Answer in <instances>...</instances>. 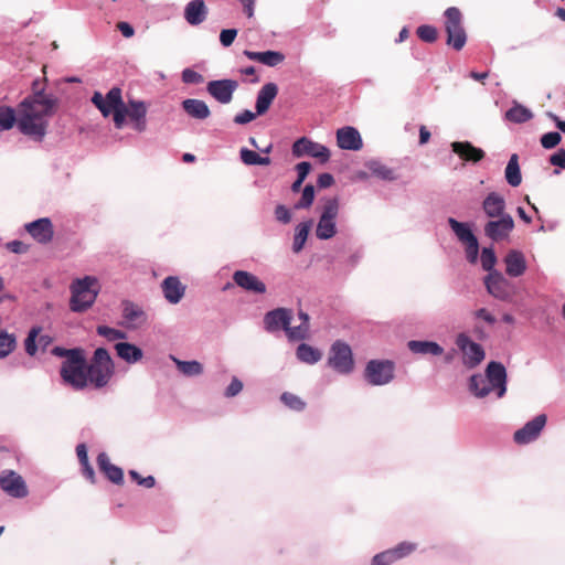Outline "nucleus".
I'll use <instances>...</instances> for the list:
<instances>
[{
	"label": "nucleus",
	"instance_id": "1",
	"mask_svg": "<svg viewBox=\"0 0 565 565\" xmlns=\"http://www.w3.org/2000/svg\"><path fill=\"white\" fill-rule=\"evenodd\" d=\"M52 353L56 356L66 358L62 363L61 377L63 382L74 390H83L88 383L96 387L106 384L103 371V362L106 361V348H98L89 365H86L84 351L79 348L64 349L55 347Z\"/></svg>",
	"mask_w": 565,
	"mask_h": 565
},
{
	"label": "nucleus",
	"instance_id": "2",
	"mask_svg": "<svg viewBox=\"0 0 565 565\" xmlns=\"http://www.w3.org/2000/svg\"><path fill=\"white\" fill-rule=\"evenodd\" d=\"M45 79H35L32 84V95L19 106V118L15 120L20 131L35 140H42L49 126L47 119L57 108L58 99L45 92Z\"/></svg>",
	"mask_w": 565,
	"mask_h": 565
},
{
	"label": "nucleus",
	"instance_id": "3",
	"mask_svg": "<svg viewBox=\"0 0 565 565\" xmlns=\"http://www.w3.org/2000/svg\"><path fill=\"white\" fill-rule=\"evenodd\" d=\"M148 106L142 100L130 99L125 103L119 87L108 90V116L110 115L117 129L129 125L135 131L147 129Z\"/></svg>",
	"mask_w": 565,
	"mask_h": 565
},
{
	"label": "nucleus",
	"instance_id": "4",
	"mask_svg": "<svg viewBox=\"0 0 565 565\" xmlns=\"http://www.w3.org/2000/svg\"><path fill=\"white\" fill-rule=\"evenodd\" d=\"M340 212V201L337 196L322 199L321 214L316 228L319 239H330L337 234L335 220Z\"/></svg>",
	"mask_w": 565,
	"mask_h": 565
},
{
	"label": "nucleus",
	"instance_id": "5",
	"mask_svg": "<svg viewBox=\"0 0 565 565\" xmlns=\"http://www.w3.org/2000/svg\"><path fill=\"white\" fill-rule=\"evenodd\" d=\"M445 31L447 33V44L460 51L467 41V34L462 24V14L456 7L448 8L445 13Z\"/></svg>",
	"mask_w": 565,
	"mask_h": 565
},
{
	"label": "nucleus",
	"instance_id": "6",
	"mask_svg": "<svg viewBox=\"0 0 565 565\" xmlns=\"http://www.w3.org/2000/svg\"><path fill=\"white\" fill-rule=\"evenodd\" d=\"M94 285L95 279L88 276L77 279L71 285L72 297L70 307L72 311L82 312L94 303L97 295L93 288Z\"/></svg>",
	"mask_w": 565,
	"mask_h": 565
},
{
	"label": "nucleus",
	"instance_id": "7",
	"mask_svg": "<svg viewBox=\"0 0 565 565\" xmlns=\"http://www.w3.org/2000/svg\"><path fill=\"white\" fill-rule=\"evenodd\" d=\"M328 362L339 373H350L354 366L350 345L342 341H335L331 347Z\"/></svg>",
	"mask_w": 565,
	"mask_h": 565
},
{
	"label": "nucleus",
	"instance_id": "8",
	"mask_svg": "<svg viewBox=\"0 0 565 565\" xmlns=\"http://www.w3.org/2000/svg\"><path fill=\"white\" fill-rule=\"evenodd\" d=\"M366 381L372 385H384L394 377V364L391 361L371 360L364 372Z\"/></svg>",
	"mask_w": 565,
	"mask_h": 565
},
{
	"label": "nucleus",
	"instance_id": "9",
	"mask_svg": "<svg viewBox=\"0 0 565 565\" xmlns=\"http://www.w3.org/2000/svg\"><path fill=\"white\" fill-rule=\"evenodd\" d=\"M456 345L463 354V363L467 367L473 369L484 359L482 347L473 342L466 333H459L456 338Z\"/></svg>",
	"mask_w": 565,
	"mask_h": 565
},
{
	"label": "nucleus",
	"instance_id": "10",
	"mask_svg": "<svg viewBox=\"0 0 565 565\" xmlns=\"http://www.w3.org/2000/svg\"><path fill=\"white\" fill-rule=\"evenodd\" d=\"M514 228V221L511 215H502L491 218L484 225V235L494 242H502L510 237Z\"/></svg>",
	"mask_w": 565,
	"mask_h": 565
},
{
	"label": "nucleus",
	"instance_id": "11",
	"mask_svg": "<svg viewBox=\"0 0 565 565\" xmlns=\"http://www.w3.org/2000/svg\"><path fill=\"white\" fill-rule=\"evenodd\" d=\"M484 285L488 292L499 300H509L513 295L511 282L498 270L487 275Z\"/></svg>",
	"mask_w": 565,
	"mask_h": 565
},
{
	"label": "nucleus",
	"instance_id": "12",
	"mask_svg": "<svg viewBox=\"0 0 565 565\" xmlns=\"http://www.w3.org/2000/svg\"><path fill=\"white\" fill-rule=\"evenodd\" d=\"M547 417L545 414H540L532 420L527 422L522 428L518 429L513 439L518 445H526L534 441L540 436L541 431L546 425Z\"/></svg>",
	"mask_w": 565,
	"mask_h": 565
},
{
	"label": "nucleus",
	"instance_id": "13",
	"mask_svg": "<svg viewBox=\"0 0 565 565\" xmlns=\"http://www.w3.org/2000/svg\"><path fill=\"white\" fill-rule=\"evenodd\" d=\"M292 154L300 158L305 154L319 159L321 162H327L330 158V151L327 147L313 142L306 137L295 141L292 145Z\"/></svg>",
	"mask_w": 565,
	"mask_h": 565
},
{
	"label": "nucleus",
	"instance_id": "14",
	"mask_svg": "<svg viewBox=\"0 0 565 565\" xmlns=\"http://www.w3.org/2000/svg\"><path fill=\"white\" fill-rule=\"evenodd\" d=\"M0 488L13 498H24L29 492L23 478L13 470L2 471Z\"/></svg>",
	"mask_w": 565,
	"mask_h": 565
},
{
	"label": "nucleus",
	"instance_id": "15",
	"mask_svg": "<svg viewBox=\"0 0 565 565\" xmlns=\"http://www.w3.org/2000/svg\"><path fill=\"white\" fill-rule=\"evenodd\" d=\"M238 88L235 79H216L206 85L207 93L218 103L228 104L233 99V94Z\"/></svg>",
	"mask_w": 565,
	"mask_h": 565
},
{
	"label": "nucleus",
	"instance_id": "16",
	"mask_svg": "<svg viewBox=\"0 0 565 565\" xmlns=\"http://www.w3.org/2000/svg\"><path fill=\"white\" fill-rule=\"evenodd\" d=\"M292 311L287 308H277L268 311L264 317L265 329L268 332H276L282 329L288 335V329H292L290 321Z\"/></svg>",
	"mask_w": 565,
	"mask_h": 565
},
{
	"label": "nucleus",
	"instance_id": "17",
	"mask_svg": "<svg viewBox=\"0 0 565 565\" xmlns=\"http://www.w3.org/2000/svg\"><path fill=\"white\" fill-rule=\"evenodd\" d=\"M486 377L490 383L491 391L495 390L498 397L507 392V371L502 363L491 361L486 369Z\"/></svg>",
	"mask_w": 565,
	"mask_h": 565
},
{
	"label": "nucleus",
	"instance_id": "18",
	"mask_svg": "<svg viewBox=\"0 0 565 565\" xmlns=\"http://www.w3.org/2000/svg\"><path fill=\"white\" fill-rule=\"evenodd\" d=\"M25 231L40 244H47L53 239L54 227L49 217H42L25 224Z\"/></svg>",
	"mask_w": 565,
	"mask_h": 565
},
{
	"label": "nucleus",
	"instance_id": "19",
	"mask_svg": "<svg viewBox=\"0 0 565 565\" xmlns=\"http://www.w3.org/2000/svg\"><path fill=\"white\" fill-rule=\"evenodd\" d=\"M337 143L341 149L353 151H358L363 147L360 132L350 126L338 129Z\"/></svg>",
	"mask_w": 565,
	"mask_h": 565
},
{
	"label": "nucleus",
	"instance_id": "20",
	"mask_svg": "<svg viewBox=\"0 0 565 565\" xmlns=\"http://www.w3.org/2000/svg\"><path fill=\"white\" fill-rule=\"evenodd\" d=\"M505 206L504 198L498 192H490L482 201V211L490 220L510 215L505 212Z\"/></svg>",
	"mask_w": 565,
	"mask_h": 565
},
{
	"label": "nucleus",
	"instance_id": "21",
	"mask_svg": "<svg viewBox=\"0 0 565 565\" xmlns=\"http://www.w3.org/2000/svg\"><path fill=\"white\" fill-rule=\"evenodd\" d=\"M233 280L238 287L246 291L254 294L266 292V285L249 271L236 270L233 274Z\"/></svg>",
	"mask_w": 565,
	"mask_h": 565
},
{
	"label": "nucleus",
	"instance_id": "22",
	"mask_svg": "<svg viewBox=\"0 0 565 565\" xmlns=\"http://www.w3.org/2000/svg\"><path fill=\"white\" fill-rule=\"evenodd\" d=\"M503 262L505 264V273L510 277H520L527 268L523 253L516 249L509 250Z\"/></svg>",
	"mask_w": 565,
	"mask_h": 565
},
{
	"label": "nucleus",
	"instance_id": "23",
	"mask_svg": "<svg viewBox=\"0 0 565 565\" xmlns=\"http://www.w3.org/2000/svg\"><path fill=\"white\" fill-rule=\"evenodd\" d=\"M162 292L164 298L170 303H178L185 294V286L175 276L167 277L161 284Z\"/></svg>",
	"mask_w": 565,
	"mask_h": 565
},
{
	"label": "nucleus",
	"instance_id": "24",
	"mask_svg": "<svg viewBox=\"0 0 565 565\" xmlns=\"http://www.w3.org/2000/svg\"><path fill=\"white\" fill-rule=\"evenodd\" d=\"M451 148L465 161L479 162L484 158V151L469 141H455L451 143Z\"/></svg>",
	"mask_w": 565,
	"mask_h": 565
},
{
	"label": "nucleus",
	"instance_id": "25",
	"mask_svg": "<svg viewBox=\"0 0 565 565\" xmlns=\"http://www.w3.org/2000/svg\"><path fill=\"white\" fill-rule=\"evenodd\" d=\"M209 10L203 0H192L184 8V19L190 25L205 21Z\"/></svg>",
	"mask_w": 565,
	"mask_h": 565
},
{
	"label": "nucleus",
	"instance_id": "26",
	"mask_svg": "<svg viewBox=\"0 0 565 565\" xmlns=\"http://www.w3.org/2000/svg\"><path fill=\"white\" fill-rule=\"evenodd\" d=\"M122 318L125 326L128 328H137L145 323L147 319L145 311L130 301L122 302Z\"/></svg>",
	"mask_w": 565,
	"mask_h": 565
},
{
	"label": "nucleus",
	"instance_id": "27",
	"mask_svg": "<svg viewBox=\"0 0 565 565\" xmlns=\"http://www.w3.org/2000/svg\"><path fill=\"white\" fill-rule=\"evenodd\" d=\"M278 87L275 83L265 84L257 94L256 98V114L264 115L270 107L276 98Z\"/></svg>",
	"mask_w": 565,
	"mask_h": 565
},
{
	"label": "nucleus",
	"instance_id": "28",
	"mask_svg": "<svg viewBox=\"0 0 565 565\" xmlns=\"http://www.w3.org/2000/svg\"><path fill=\"white\" fill-rule=\"evenodd\" d=\"M244 55L252 61L259 62L270 67L277 66L285 61V55L278 51L254 52L245 50Z\"/></svg>",
	"mask_w": 565,
	"mask_h": 565
},
{
	"label": "nucleus",
	"instance_id": "29",
	"mask_svg": "<svg viewBox=\"0 0 565 565\" xmlns=\"http://www.w3.org/2000/svg\"><path fill=\"white\" fill-rule=\"evenodd\" d=\"M184 111L192 118L206 119L211 115L207 104L201 99L188 98L182 102Z\"/></svg>",
	"mask_w": 565,
	"mask_h": 565
},
{
	"label": "nucleus",
	"instance_id": "30",
	"mask_svg": "<svg viewBox=\"0 0 565 565\" xmlns=\"http://www.w3.org/2000/svg\"><path fill=\"white\" fill-rule=\"evenodd\" d=\"M117 355L127 363H136L142 358V351L135 344L118 342L115 344Z\"/></svg>",
	"mask_w": 565,
	"mask_h": 565
},
{
	"label": "nucleus",
	"instance_id": "31",
	"mask_svg": "<svg viewBox=\"0 0 565 565\" xmlns=\"http://www.w3.org/2000/svg\"><path fill=\"white\" fill-rule=\"evenodd\" d=\"M407 347L412 352L419 354L440 355L444 352V349L434 341L413 340L408 342Z\"/></svg>",
	"mask_w": 565,
	"mask_h": 565
},
{
	"label": "nucleus",
	"instance_id": "32",
	"mask_svg": "<svg viewBox=\"0 0 565 565\" xmlns=\"http://www.w3.org/2000/svg\"><path fill=\"white\" fill-rule=\"evenodd\" d=\"M298 317L301 323L292 329H288V339L291 341L305 340L309 335V316L302 310H299Z\"/></svg>",
	"mask_w": 565,
	"mask_h": 565
},
{
	"label": "nucleus",
	"instance_id": "33",
	"mask_svg": "<svg viewBox=\"0 0 565 565\" xmlns=\"http://www.w3.org/2000/svg\"><path fill=\"white\" fill-rule=\"evenodd\" d=\"M505 179L511 186H519L522 182L521 170L519 166V157L513 153L505 168Z\"/></svg>",
	"mask_w": 565,
	"mask_h": 565
},
{
	"label": "nucleus",
	"instance_id": "34",
	"mask_svg": "<svg viewBox=\"0 0 565 565\" xmlns=\"http://www.w3.org/2000/svg\"><path fill=\"white\" fill-rule=\"evenodd\" d=\"M76 455L82 468L83 476L90 481L92 483L95 482V472L93 467L88 462V456H87V448L85 444H79L76 447Z\"/></svg>",
	"mask_w": 565,
	"mask_h": 565
},
{
	"label": "nucleus",
	"instance_id": "35",
	"mask_svg": "<svg viewBox=\"0 0 565 565\" xmlns=\"http://www.w3.org/2000/svg\"><path fill=\"white\" fill-rule=\"evenodd\" d=\"M366 167L370 172L379 179L393 181L397 178L393 169L388 168L380 161L372 160L367 162Z\"/></svg>",
	"mask_w": 565,
	"mask_h": 565
},
{
	"label": "nucleus",
	"instance_id": "36",
	"mask_svg": "<svg viewBox=\"0 0 565 565\" xmlns=\"http://www.w3.org/2000/svg\"><path fill=\"white\" fill-rule=\"evenodd\" d=\"M296 354H297V358L301 362H305L308 364L317 363L322 356L321 352L318 349H315L311 345L306 344V343H301L297 348Z\"/></svg>",
	"mask_w": 565,
	"mask_h": 565
},
{
	"label": "nucleus",
	"instance_id": "37",
	"mask_svg": "<svg viewBox=\"0 0 565 565\" xmlns=\"http://www.w3.org/2000/svg\"><path fill=\"white\" fill-rule=\"evenodd\" d=\"M532 117L533 114L531 113V110L520 104H515L505 113V118L509 121L516 124L525 122L530 120Z\"/></svg>",
	"mask_w": 565,
	"mask_h": 565
},
{
	"label": "nucleus",
	"instance_id": "38",
	"mask_svg": "<svg viewBox=\"0 0 565 565\" xmlns=\"http://www.w3.org/2000/svg\"><path fill=\"white\" fill-rule=\"evenodd\" d=\"M448 223L459 241L462 243L467 244L468 242L477 238L467 224L460 223L452 217L448 218Z\"/></svg>",
	"mask_w": 565,
	"mask_h": 565
},
{
	"label": "nucleus",
	"instance_id": "39",
	"mask_svg": "<svg viewBox=\"0 0 565 565\" xmlns=\"http://www.w3.org/2000/svg\"><path fill=\"white\" fill-rule=\"evenodd\" d=\"M311 225H312V222L308 221V222L300 223L297 226L295 238H294V244H292V249L295 253H299L303 248V245L307 241Z\"/></svg>",
	"mask_w": 565,
	"mask_h": 565
},
{
	"label": "nucleus",
	"instance_id": "40",
	"mask_svg": "<svg viewBox=\"0 0 565 565\" xmlns=\"http://www.w3.org/2000/svg\"><path fill=\"white\" fill-rule=\"evenodd\" d=\"M172 360L174 361L178 370L185 376H195L203 372V366L198 361H181L175 358H172Z\"/></svg>",
	"mask_w": 565,
	"mask_h": 565
},
{
	"label": "nucleus",
	"instance_id": "41",
	"mask_svg": "<svg viewBox=\"0 0 565 565\" xmlns=\"http://www.w3.org/2000/svg\"><path fill=\"white\" fill-rule=\"evenodd\" d=\"M469 388L477 397H484L491 392V387L487 385L486 380L480 374L470 377Z\"/></svg>",
	"mask_w": 565,
	"mask_h": 565
},
{
	"label": "nucleus",
	"instance_id": "42",
	"mask_svg": "<svg viewBox=\"0 0 565 565\" xmlns=\"http://www.w3.org/2000/svg\"><path fill=\"white\" fill-rule=\"evenodd\" d=\"M416 550H417V544L414 542H407V541L402 542V543L397 544L396 546L390 548V551L392 552V554L394 556L395 562H397L404 557H407L408 555L414 553Z\"/></svg>",
	"mask_w": 565,
	"mask_h": 565
},
{
	"label": "nucleus",
	"instance_id": "43",
	"mask_svg": "<svg viewBox=\"0 0 565 565\" xmlns=\"http://www.w3.org/2000/svg\"><path fill=\"white\" fill-rule=\"evenodd\" d=\"M17 341L13 334L0 331V359L9 355L15 348Z\"/></svg>",
	"mask_w": 565,
	"mask_h": 565
},
{
	"label": "nucleus",
	"instance_id": "44",
	"mask_svg": "<svg viewBox=\"0 0 565 565\" xmlns=\"http://www.w3.org/2000/svg\"><path fill=\"white\" fill-rule=\"evenodd\" d=\"M280 401L290 409L301 412L306 407V403L297 395L285 392L280 396Z\"/></svg>",
	"mask_w": 565,
	"mask_h": 565
},
{
	"label": "nucleus",
	"instance_id": "45",
	"mask_svg": "<svg viewBox=\"0 0 565 565\" xmlns=\"http://www.w3.org/2000/svg\"><path fill=\"white\" fill-rule=\"evenodd\" d=\"M315 200V188L312 184H307L302 190L300 200L295 204V209H309Z\"/></svg>",
	"mask_w": 565,
	"mask_h": 565
},
{
	"label": "nucleus",
	"instance_id": "46",
	"mask_svg": "<svg viewBox=\"0 0 565 565\" xmlns=\"http://www.w3.org/2000/svg\"><path fill=\"white\" fill-rule=\"evenodd\" d=\"M416 34L422 41L427 43H434L438 36L437 29L428 24L418 26L416 30Z\"/></svg>",
	"mask_w": 565,
	"mask_h": 565
},
{
	"label": "nucleus",
	"instance_id": "47",
	"mask_svg": "<svg viewBox=\"0 0 565 565\" xmlns=\"http://www.w3.org/2000/svg\"><path fill=\"white\" fill-rule=\"evenodd\" d=\"M15 114L12 108L2 107L0 108V130L10 129L15 122Z\"/></svg>",
	"mask_w": 565,
	"mask_h": 565
},
{
	"label": "nucleus",
	"instance_id": "48",
	"mask_svg": "<svg viewBox=\"0 0 565 565\" xmlns=\"http://www.w3.org/2000/svg\"><path fill=\"white\" fill-rule=\"evenodd\" d=\"M497 263V257L494 250L492 248H483L481 253V264L482 268L487 271H493L494 265Z\"/></svg>",
	"mask_w": 565,
	"mask_h": 565
},
{
	"label": "nucleus",
	"instance_id": "49",
	"mask_svg": "<svg viewBox=\"0 0 565 565\" xmlns=\"http://www.w3.org/2000/svg\"><path fill=\"white\" fill-rule=\"evenodd\" d=\"M561 142V135L556 131L544 134L541 138V145L545 149H552Z\"/></svg>",
	"mask_w": 565,
	"mask_h": 565
},
{
	"label": "nucleus",
	"instance_id": "50",
	"mask_svg": "<svg viewBox=\"0 0 565 565\" xmlns=\"http://www.w3.org/2000/svg\"><path fill=\"white\" fill-rule=\"evenodd\" d=\"M182 81L185 84H201L204 82V77L192 68H184L182 72Z\"/></svg>",
	"mask_w": 565,
	"mask_h": 565
},
{
	"label": "nucleus",
	"instance_id": "51",
	"mask_svg": "<svg viewBox=\"0 0 565 565\" xmlns=\"http://www.w3.org/2000/svg\"><path fill=\"white\" fill-rule=\"evenodd\" d=\"M393 563H395V559L390 548L372 558V565H392Z\"/></svg>",
	"mask_w": 565,
	"mask_h": 565
},
{
	"label": "nucleus",
	"instance_id": "52",
	"mask_svg": "<svg viewBox=\"0 0 565 565\" xmlns=\"http://www.w3.org/2000/svg\"><path fill=\"white\" fill-rule=\"evenodd\" d=\"M241 160L247 166H257L259 154L247 148H242L239 151Z\"/></svg>",
	"mask_w": 565,
	"mask_h": 565
},
{
	"label": "nucleus",
	"instance_id": "53",
	"mask_svg": "<svg viewBox=\"0 0 565 565\" xmlns=\"http://www.w3.org/2000/svg\"><path fill=\"white\" fill-rule=\"evenodd\" d=\"M38 333H39V330L33 328L29 334H28V338L25 339V351L29 355H34L36 353V344H35V340H36V337H38Z\"/></svg>",
	"mask_w": 565,
	"mask_h": 565
},
{
	"label": "nucleus",
	"instance_id": "54",
	"mask_svg": "<svg viewBox=\"0 0 565 565\" xmlns=\"http://www.w3.org/2000/svg\"><path fill=\"white\" fill-rule=\"evenodd\" d=\"M236 35H237L236 29L222 30L221 34H220V42L222 43L223 46L227 47V46L232 45Z\"/></svg>",
	"mask_w": 565,
	"mask_h": 565
},
{
	"label": "nucleus",
	"instance_id": "55",
	"mask_svg": "<svg viewBox=\"0 0 565 565\" xmlns=\"http://www.w3.org/2000/svg\"><path fill=\"white\" fill-rule=\"evenodd\" d=\"M129 475L132 480H135L138 484H140L145 488H152L156 483V480L152 476L142 478L137 471H134V470H131Z\"/></svg>",
	"mask_w": 565,
	"mask_h": 565
},
{
	"label": "nucleus",
	"instance_id": "56",
	"mask_svg": "<svg viewBox=\"0 0 565 565\" xmlns=\"http://www.w3.org/2000/svg\"><path fill=\"white\" fill-rule=\"evenodd\" d=\"M275 216H276L277 221H279L284 224H287L291 221L290 211L282 204H279L276 206Z\"/></svg>",
	"mask_w": 565,
	"mask_h": 565
},
{
	"label": "nucleus",
	"instance_id": "57",
	"mask_svg": "<svg viewBox=\"0 0 565 565\" xmlns=\"http://www.w3.org/2000/svg\"><path fill=\"white\" fill-rule=\"evenodd\" d=\"M466 245H467L466 252H467L468 260L470 263H476L477 257H478V252H479L478 239L475 238L471 242H468Z\"/></svg>",
	"mask_w": 565,
	"mask_h": 565
},
{
	"label": "nucleus",
	"instance_id": "58",
	"mask_svg": "<svg viewBox=\"0 0 565 565\" xmlns=\"http://www.w3.org/2000/svg\"><path fill=\"white\" fill-rule=\"evenodd\" d=\"M242 390H243V383L237 377H233L232 382L230 383V385L227 386V388L225 391V395L227 397H234Z\"/></svg>",
	"mask_w": 565,
	"mask_h": 565
},
{
	"label": "nucleus",
	"instance_id": "59",
	"mask_svg": "<svg viewBox=\"0 0 565 565\" xmlns=\"http://www.w3.org/2000/svg\"><path fill=\"white\" fill-rule=\"evenodd\" d=\"M256 115L257 114H254L253 111L246 109L234 117V122L238 125L248 124L256 118Z\"/></svg>",
	"mask_w": 565,
	"mask_h": 565
},
{
	"label": "nucleus",
	"instance_id": "60",
	"mask_svg": "<svg viewBox=\"0 0 565 565\" xmlns=\"http://www.w3.org/2000/svg\"><path fill=\"white\" fill-rule=\"evenodd\" d=\"M124 479L122 470L116 466L108 463V480L115 483H120Z\"/></svg>",
	"mask_w": 565,
	"mask_h": 565
},
{
	"label": "nucleus",
	"instance_id": "61",
	"mask_svg": "<svg viewBox=\"0 0 565 565\" xmlns=\"http://www.w3.org/2000/svg\"><path fill=\"white\" fill-rule=\"evenodd\" d=\"M550 162L553 166H556V167H559L562 169H565V150L564 149H559L555 153H553L550 157Z\"/></svg>",
	"mask_w": 565,
	"mask_h": 565
},
{
	"label": "nucleus",
	"instance_id": "62",
	"mask_svg": "<svg viewBox=\"0 0 565 565\" xmlns=\"http://www.w3.org/2000/svg\"><path fill=\"white\" fill-rule=\"evenodd\" d=\"M93 104L100 110L102 115L106 117V98L102 93L96 92L92 97Z\"/></svg>",
	"mask_w": 565,
	"mask_h": 565
},
{
	"label": "nucleus",
	"instance_id": "63",
	"mask_svg": "<svg viewBox=\"0 0 565 565\" xmlns=\"http://www.w3.org/2000/svg\"><path fill=\"white\" fill-rule=\"evenodd\" d=\"M296 170H297V173H298V178L300 181H305V179L307 178V175L309 174L310 170H311V164L309 162H300L296 166Z\"/></svg>",
	"mask_w": 565,
	"mask_h": 565
},
{
	"label": "nucleus",
	"instance_id": "64",
	"mask_svg": "<svg viewBox=\"0 0 565 565\" xmlns=\"http://www.w3.org/2000/svg\"><path fill=\"white\" fill-rule=\"evenodd\" d=\"M334 183V178L332 174L330 173H321L319 177H318V180H317V184L319 188H329L331 186L332 184Z\"/></svg>",
	"mask_w": 565,
	"mask_h": 565
}]
</instances>
